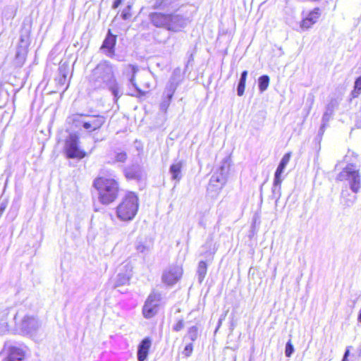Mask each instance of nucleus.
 Returning a JSON list of instances; mask_svg holds the SVG:
<instances>
[{"label": "nucleus", "mask_w": 361, "mask_h": 361, "mask_svg": "<svg viewBox=\"0 0 361 361\" xmlns=\"http://www.w3.org/2000/svg\"><path fill=\"white\" fill-rule=\"evenodd\" d=\"M138 197L133 192H128L116 207L117 217L123 221L133 219L138 210Z\"/></svg>", "instance_id": "nucleus-4"}, {"label": "nucleus", "mask_w": 361, "mask_h": 361, "mask_svg": "<svg viewBox=\"0 0 361 361\" xmlns=\"http://www.w3.org/2000/svg\"><path fill=\"white\" fill-rule=\"evenodd\" d=\"M184 327V322L182 319L179 320L176 324V325H174V326L173 327V329L175 331H180L181 329H183Z\"/></svg>", "instance_id": "nucleus-36"}, {"label": "nucleus", "mask_w": 361, "mask_h": 361, "mask_svg": "<svg viewBox=\"0 0 361 361\" xmlns=\"http://www.w3.org/2000/svg\"><path fill=\"white\" fill-rule=\"evenodd\" d=\"M259 88L261 92H264L267 89L269 85V77L268 75H262L258 80Z\"/></svg>", "instance_id": "nucleus-30"}, {"label": "nucleus", "mask_w": 361, "mask_h": 361, "mask_svg": "<svg viewBox=\"0 0 361 361\" xmlns=\"http://www.w3.org/2000/svg\"><path fill=\"white\" fill-rule=\"evenodd\" d=\"M93 185L97 190L99 200L103 204L113 202L118 197V183L113 178H97L94 180Z\"/></svg>", "instance_id": "nucleus-3"}, {"label": "nucleus", "mask_w": 361, "mask_h": 361, "mask_svg": "<svg viewBox=\"0 0 361 361\" xmlns=\"http://www.w3.org/2000/svg\"><path fill=\"white\" fill-rule=\"evenodd\" d=\"M173 96V94H171L170 96V94L169 93V90L165 89L164 92V97H163L162 102L160 104V108L161 110H163L164 111H166V109H168V107L169 106V105L171 104V101L172 99Z\"/></svg>", "instance_id": "nucleus-29"}, {"label": "nucleus", "mask_w": 361, "mask_h": 361, "mask_svg": "<svg viewBox=\"0 0 361 361\" xmlns=\"http://www.w3.org/2000/svg\"><path fill=\"white\" fill-rule=\"evenodd\" d=\"M122 1L123 0H115L112 5V8H117L121 4Z\"/></svg>", "instance_id": "nucleus-38"}, {"label": "nucleus", "mask_w": 361, "mask_h": 361, "mask_svg": "<svg viewBox=\"0 0 361 361\" xmlns=\"http://www.w3.org/2000/svg\"><path fill=\"white\" fill-rule=\"evenodd\" d=\"M357 319L361 323V308H360V312H359V315H358Z\"/></svg>", "instance_id": "nucleus-42"}, {"label": "nucleus", "mask_w": 361, "mask_h": 361, "mask_svg": "<svg viewBox=\"0 0 361 361\" xmlns=\"http://www.w3.org/2000/svg\"><path fill=\"white\" fill-rule=\"evenodd\" d=\"M192 352V344L190 343L185 347V348L183 351V354L185 357H189L191 355Z\"/></svg>", "instance_id": "nucleus-34"}, {"label": "nucleus", "mask_w": 361, "mask_h": 361, "mask_svg": "<svg viewBox=\"0 0 361 361\" xmlns=\"http://www.w3.org/2000/svg\"><path fill=\"white\" fill-rule=\"evenodd\" d=\"M230 167L231 159L230 158L226 157L223 160L221 166L216 173H219V174L224 176L226 178V179H227V176L230 171Z\"/></svg>", "instance_id": "nucleus-25"}, {"label": "nucleus", "mask_w": 361, "mask_h": 361, "mask_svg": "<svg viewBox=\"0 0 361 361\" xmlns=\"http://www.w3.org/2000/svg\"><path fill=\"white\" fill-rule=\"evenodd\" d=\"M6 207V204L1 203L0 204V216L2 214V213L5 210Z\"/></svg>", "instance_id": "nucleus-40"}, {"label": "nucleus", "mask_w": 361, "mask_h": 361, "mask_svg": "<svg viewBox=\"0 0 361 361\" xmlns=\"http://www.w3.org/2000/svg\"><path fill=\"white\" fill-rule=\"evenodd\" d=\"M90 83L94 89L109 88L115 97H118V87L113 65L107 61L100 62L90 75Z\"/></svg>", "instance_id": "nucleus-1"}, {"label": "nucleus", "mask_w": 361, "mask_h": 361, "mask_svg": "<svg viewBox=\"0 0 361 361\" xmlns=\"http://www.w3.org/2000/svg\"><path fill=\"white\" fill-rule=\"evenodd\" d=\"M153 247V242L151 239L140 237L137 239L135 243L136 250L143 255L149 253Z\"/></svg>", "instance_id": "nucleus-17"}, {"label": "nucleus", "mask_w": 361, "mask_h": 361, "mask_svg": "<svg viewBox=\"0 0 361 361\" xmlns=\"http://www.w3.org/2000/svg\"><path fill=\"white\" fill-rule=\"evenodd\" d=\"M126 176L131 179H140L143 176V171L139 165H133L125 170Z\"/></svg>", "instance_id": "nucleus-24"}, {"label": "nucleus", "mask_w": 361, "mask_h": 361, "mask_svg": "<svg viewBox=\"0 0 361 361\" xmlns=\"http://www.w3.org/2000/svg\"><path fill=\"white\" fill-rule=\"evenodd\" d=\"M68 119L75 128L82 126L89 133L99 130L106 121L105 117L101 115L73 114Z\"/></svg>", "instance_id": "nucleus-5"}, {"label": "nucleus", "mask_w": 361, "mask_h": 361, "mask_svg": "<svg viewBox=\"0 0 361 361\" xmlns=\"http://www.w3.org/2000/svg\"><path fill=\"white\" fill-rule=\"evenodd\" d=\"M8 330L7 323L4 322L0 326V334H4Z\"/></svg>", "instance_id": "nucleus-37"}, {"label": "nucleus", "mask_w": 361, "mask_h": 361, "mask_svg": "<svg viewBox=\"0 0 361 361\" xmlns=\"http://www.w3.org/2000/svg\"><path fill=\"white\" fill-rule=\"evenodd\" d=\"M133 274V265L130 262H124L120 267V271L116 276L115 280V286H121L126 285L129 283V281Z\"/></svg>", "instance_id": "nucleus-10"}, {"label": "nucleus", "mask_w": 361, "mask_h": 361, "mask_svg": "<svg viewBox=\"0 0 361 361\" xmlns=\"http://www.w3.org/2000/svg\"><path fill=\"white\" fill-rule=\"evenodd\" d=\"M321 16L319 8H314L310 11L307 16L302 19L300 23V27L302 30H307L310 29L319 19Z\"/></svg>", "instance_id": "nucleus-12"}, {"label": "nucleus", "mask_w": 361, "mask_h": 361, "mask_svg": "<svg viewBox=\"0 0 361 361\" xmlns=\"http://www.w3.org/2000/svg\"><path fill=\"white\" fill-rule=\"evenodd\" d=\"M226 182V179L224 176L219 173H214L210 178L208 189L218 192L223 188Z\"/></svg>", "instance_id": "nucleus-19"}, {"label": "nucleus", "mask_w": 361, "mask_h": 361, "mask_svg": "<svg viewBox=\"0 0 361 361\" xmlns=\"http://www.w3.org/2000/svg\"><path fill=\"white\" fill-rule=\"evenodd\" d=\"M138 71V68L137 66L128 64L126 66L123 73L126 75L129 78V81L130 84L135 88L136 94L132 93L131 95L138 96V95H144L145 92L140 90L135 82V76L137 72Z\"/></svg>", "instance_id": "nucleus-15"}, {"label": "nucleus", "mask_w": 361, "mask_h": 361, "mask_svg": "<svg viewBox=\"0 0 361 361\" xmlns=\"http://www.w3.org/2000/svg\"><path fill=\"white\" fill-rule=\"evenodd\" d=\"M130 8H131V6H128L127 8L123 10V11L122 12V15H121L123 19L127 20L130 17V16H131V14L130 13Z\"/></svg>", "instance_id": "nucleus-35"}, {"label": "nucleus", "mask_w": 361, "mask_h": 361, "mask_svg": "<svg viewBox=\"0 0 361 361\" xmlns=\"http://www.w3.org/2000/svg\"><path fill=\"white\" fill-rule=\"evenodd\" d=\"M148 18L154 27L174 32L180 31L188 23V18L176 13L152 12Z\"/></svg>", "instance_id": "nucleus-2"}, {"label": "nucleus", "mask_w": 361, "mask_h": 361, "mask_svg": "<svg viewBox=\"0 0 361 361\" xmlns=\"http://www.w3.org/2000/svg\"><path fill=\"white\" fill-rule=\"evenodd\" d=\"M151 2L154 10H176L180 6L179 0H152Z\"/></svg>", "instance_id": "nucleus-13"}, {"label": "nucleus", "mask_w": 361, "mask_h": 361, "mask_svg": "<svg viewBox=\"0 0 361 361\" xmlns=\"http://www.w3.org/2000/svg\"><path fill=\"white\" fill-rule=\"evenodd\" d=\"M183 269L179 266H172L165 270L162 275V281L168 285H173L181 277Z\"/></svg>", "instance_id": "nucleus-11"}, {"label": "nucleus", "mask_w": 361, "mask_h": 361, "mask_svg": "<svg viewBox=\"0 0 361 361\" xmlns=\"http://www.w3.org/2000/svg\"><path fill=\"white\" fill-rule=\"evenodd\" d=\"M338 181L348 180L353 192L357 193L361 188V178L358 170L353 168V166H346L337 176Z\"/></svg>", "instance_id": "nucleus-6"}, {"label": "nucleus", "mask_w": 361, "mask_h": 361, "mask_svg": "<svg viewBox=\"0 0 361 361\" xmlns=\"http://www.w3.org/2000/svg\"><path fill=\"white\" fill-rule=\"evenodd\" d=\"M247 71H244L242 74L240 79L238 82V85L237 87V93L238 96H242L245 91V82H246V78H247Z\"/></svg>", "instance_id": "nucleus-28"}, {"label": "nucleus", "mask_w": 361, "mask_h": 361, "mask_svg": "<svg viewBox=\"0 0 361 361\" xmlns=\"http://www.w3.org/2000/svg\"><path fill=\"white\" fill-rule=\"evenodd\" d=\"M185 162L182 160L176 161L169 168V173L171 175V179L178 183L182 178V169Z\"/></svg>", "instance_id": "nucleus-23"}, {"label": "nucleus", "mask_w": 361, "mask_h": 361, "mask_svg": "<svg viewBox=\"0 0 361 361\" xmlns=\"http://www.w3.org/2000/svg\"><path fill=\"white\" fill-rule=\"evenodd\" d=\"M127 159L126 152H121L116 154L115 159L118 162H124Z\"/></svg>", "instance_id": "nucleus-33"}, {"label": "nucleus", "mask_w": 361, "mask_h": 361, "mask_svg": "<svg viewBox=\"0 0 361 361\" xmlns=\"http://www.w3.org/2000/svg\"><path fill=\"white\" fill-rule=\"evenodd\" d=\"M25 351L16 346H8V355L5 361H24Z\"/></svg>", "instance_id": "nucleus-20"}, {"label": "nucleus", "mask_w": 361, "mask_h": 361, "mask_svg": "<svg viewBox=\"0 0 361 361\" xmlns=\"http://www.w3.org/2000/svg\"><path fill=\"white\" fill-rule=\"evenodd\" d=\"M181 81V75L180 69H175L166 86V90H169L170 96L173 94L177 87Z\"/></svg>", "instance_id": "nucleus-18"}, {"label": "nucleus", "mask_w": 361, "mask_h": 361, "mask_svg": "<svg viewBox=\"0 0 361 361\" xmlns=\"http://www.w3.org/2000/svg\"><path fill=\"white\" fill-rule=\"evenodd\" d=\"M292 153L290 152L286 153L282 157L276 171L274 173V185L277 186L280 185L282 182L281 174L283 172L284 169L289 162Z\"/></svg>", "instance_id": "nucleus-14"}, {"label": "nucleus", "mask_w": 361, "mask_h": 361, "mask_svg": "<svg viewBox=\"0 0 361 361\" xmlns=\"http://www.w3.org/2000/svg\"><path fill=\"white\" fill-rule=\"evenodd\" d=\"M293 350H294V348L291 343V341L290 340L286 343V350H285L286 356L288 357H290L291 356V355L293 354Z\"/></svg>", "instance_id": "nucleus-32"}, {"label": "nucleus", "mask_w": 361, "mask_h": 361, "mask_svg": "<svg viewBox=\"0 0 361 361\" xmlns=\"http://www.w3.org/2000/svg\"><path fill=\"white\" fill-rule=\"evenodd\" d=\"M79 137L76 133H71L65 142V152L68 158L79 159L84 158L85 152L78 147Z\"/></svg>", "instance_id": "nucleus-7"}, {"label": "nucleus", "mask_w": 361, "mask_h": 361, "mask_svg": "<svg viewBox=\"0 0 361 361\" xmlns=\"http://www.w3.org/2000/svg\"><path fill=\"white\" fill-rule=\"evenodd\" d=\"M348 355H349V350H347L344 354L343 359L342 361H347Z\"/></svg>", "instance_id": "nucleus-41"}, {"label": "nucleus", "mask_w": 361, "mask_h": 361, "mask_svg": "<svg viewBox=\"0 0 361 361\" xmlns=\"http://www.w3.org/2000/svg\"><path fill=\"white\" fill-rule=\"evenodd\" d=\"M116 42V36L111 33L109 30L108 34L103 42L101 49H107L106 55L112 56L114 54V47Z\"/></svg>", "instance_id": "nucleus-21"}, {"label": "nucleus", "mask_w": 361, "mask_h": 361, "mask_svg": "<svg viewBox=\"0 0 361 361\" xmlns=\"http://www.w3.org/2000/svg\"><path fill=\"white\" fill-rule=\"evenodd\" d=\"M30 44V30L28 29H23L21 31L20 42L18 44L16 56H19L27 52V48Z\"/></svg>", "instance_id": "nucleus-16"}, {"label": "nucleus", "mask_w": 361, "mask_h": 361, "mask_svg": "<svg viewBox=\"0 0 361 361\" xmlns=\"http://www.w3.org/2000/svg\"><path fill=\"white\" fill-rule=\"evenodd\" d=\"M66 80V75L65 73H63L62 75L60 77L59 80V82L61 84V85H63L65 81Z\"/></svg>", "instance_id": "nucleus-39"}, {"label": "nucleus", "mask_w": 361, "mask_h": 361, "mask_svg": "<svg viewBox=\"0 0 361 361\" xmlns=\"http://www.w3.org/2000/svg\"><path fill=\"white\" fill-rule=\"evenodd\" d=\"M152 345V340L149 338H144L138 345L137 360L145 361L148 355L149 350Z\"/></svg>", "instance_id": "nucleus-22"}, {"label": "nucleus", "mask_w": 361, "mask_h": 361, "mask_svg": "<svg viewBox=\"0 0 361 361\" xmlns=\"http://www.w3.org/2000/svg\"><path fill=\"white\" fill-rule=\"evenodd\" d=\"M207 264L204 261H200L198 264L197 267V276H198V281L200 283H202L204 280L206 274H207Z\"/></svg>", "instance_id": "nucleus-27"}, {"label": "nucleus", "mask_w": 361, "mask_h": 361, "mask_svg": "<svg viewBox=\"0 0 361 361\" xmlns=\"http://www.w3.org/2000/svg\"><path fill=\"white\" fill-rule=\"evenodd\" d=\"M17 326L22 334L32 336L39 329L40 322L34 316L25 315Z\"/></svg>", "instance_id": "nucleus-8"}, {"label": "nucleus", "mask_w": 361, "mask_h": 361, "mask_svg": "<svg viewBox=\"0 0 361 361\" xmlns=\"http://www.w3.org/2000/svg\"><path fill=\"white\" fill-rule=\"evenodd\" d=\"M198 336V329L195 326H192L190 327L188 331L185 338H188L191 341H195Z\"/></svg>", "instance_id": "nucleus-31"}, {"label": "nucleus", "mask_w": 361, "mask_h": 361, "mask_svg": "<svg viewBox=\"0 0 361 361\" xmlns=\"http://www.w3.org/2000/svg\"><path fill=\"white\" fill-rule=\"evenodd\" d=\"M361 94V76L357 77L354 82L353 89L350 92L352 99H355Z\"/></svg>", "instance_id": "nucleus-26"}, {"label": "nucleus", "mask_w": 361, "mask_h": 361, "mask_svg": "<svg viewBox=\"0 0 361 361\" xmlns=\"http://www.w3.org/2000/svg\"><path fill=\"white\" fill-rule=\"evenodd\" d=\"M161 300V295L157 293H152L147 298L143 308V316L149 319L153 317L158 312L159 305Z\"/></svg>", "instance_id": "nucleus-9"}]
</instances>
